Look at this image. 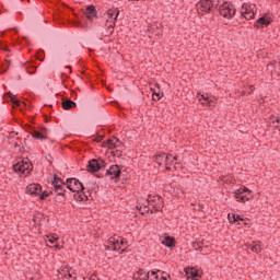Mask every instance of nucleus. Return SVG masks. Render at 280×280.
I'll return each mask as SVG.
<instances>
[{"label": "nucleus", "instance_id": "nucleus-50", "mask_svg": "<svg viewBox=\"0 0 280 280\" xmlns=\"http://www.w3.org/2000/svg\"><path fill=\"white\" fill-rule=\"evenodd\" d=\"M202 209H205V205L199 203L198 208L196 209V211H202Z\"/></svg>", "mask_w": 280, "mask_h": 280}, {"label": "nucleus", "instance_id": "nucleus-33", "mask_svg": "<svg viewBox=\"0 0 280 280\" xmlns=\"http://www.w3.org/2000/svg\"><path fill=\"white\" fill-rule=\"evenodd\" d=\"M67 200V195L55 196V202H65Z\"/></svg>", "mask_w": 280, "mask_h": 280}, {"label": "nucleus", "instance_id": "nucleus-12", "mask_svg": "<svg viewBox=\"0 0 280 280\" xmlns=\"http://www.w3.org/2000/svg\"><path fill=\"white\" fill-rule=\"evenodd\" d=\"M84 16L88 19V21H90L91 23H93V19H97V9L95 8V5L90 4L86 7L85 12H84Z\"/></svg>", "mask_w": 280, "mask_h": 280}, {"label": "nucleus", "instance_id": "nucleus-51", "mask_svg": "<svg viewBox=\"0 0 280 280\" xmlns=\"http://www.w3.org/2000/svg\"><path fill=\"white\" fill-rule=\"evenodd\" d=\"M9 58H10V56L5 57V62H8L9 67H10V65H12V60H10Z\"/></svg>", "mask_w": 280, "mask_h": 280}, {"label": "nucleus", "instance_id": "nucleus-35", "mask_svg": "<svg viewBox=\"0 0 280 280\" xmlns=\"http://www.w3.org/2000/svg\"><path fill=\"white\" fill-rule=\"evenodd\" d=\"M39 132H40L44 137H47V135H49V132H51V130L48 129V128H46V127H44V126H42V127H39Z\"/></svg>", "mask_w": 280, "mask_h": 280}, {"label": "nucleus", "instance_id": "nucleus-8", "mask_svg": "<svg viewBox=\"0 0 280 280\" xmlns=\"http://www.w3.org/2000/svg\"><path fill=\"white\" fill-rule=\"evenodd\" d=\"M105 176H108L109 180H116L121 177V167L119 164L112 165L106 172Z\"/></svg>", "mask_w": 280, "mask_h": 280}, {"label": "nucleus", "instance_id": "nucleus-37", "mask_svg": "<svg viewBox=\"0 0 280 280\" xmlns=\"http://www.w3.org/2000/svg\"><path fill=\"white\" fill-rule=\"evenodd\" d=\"M55 194H57V196H67V189L65 188L55 189Z\"/></svg>", "mask_w": 280, "mask_h": 280}, {"label": "nucleus", "instance_id": "nucleus-20", "mask_svg": "<svg viewBox=\"0 0 280 280\" xmlns=\"http://www.w3.org/2000/svg\"><path fill=\"white\" fill-rule=\"evenodd\" d=\"M148 205H149V207L154 209V211H161L165 207L163 198H161V197H156L155 202H151V203H148Z\"/></svg>", "mask_w": 280, "mask_h": 280}, {"label": "nucleus", "instance_id": "nucleus-22", "mask_svg": "<svg viewBox=\"0 0 280 280\" xmlns=\"http://www.w3.org/2000/svg\"><path fill=\"white\" fill-rule=\"evenodd\" d=\"M56 242H58V235H47L46 236V244H47V246H51L52 245L54 248H59V245Z\"/></svg>", "mask_w": 280, "mask_h": 280}, {"label": "nucleus", "instance_id": "nucleus-9", "mask_svg": "<svg viewBox=\"0 0 280 280\" xmlns=\"http://www.w3.org/2000/svg\"><path fill=\"white\" fill-rule=\"evenodd\" d=\"M272 23V18H267V16H260L257 19V21L254 23V27L256 30H264V27H268Z\"/></svg>", "mask_w": 280, "mask_h": 280}, {"label": "nucleus", "instance_id": "nucleus-58", "mask_svg": "<svg viewBox=\"0 0 280 280\" xmlns=\"http://www.w3.org/2000/svg\"><path fill=\"white\" fill-rule=\"evenodd\" d=\"M165 170H166L167 172H172V167H170V166H166Z\"/></svg>", "mask_w": 280, "mask_h": 280}, {"label": "nucleus", "instance_id": "nucleus-41", "mask_svg": "<svg viewBox=\"0 0 280 280\" xmlns=\"http://www.w3.org/2000/svg\"><path fill=\"white\" fill-rule=\"evenodd\" d=\"M156 198H160L159 196H149L147 199L148 205L152 202H156Z\"/></svg>", "mask_w": 280, "mask_h": 280}, {"label": "nucleus", "instance_id": "nucleus-32", "mask_svg": "<svg viewBox=\"0 0 280 280\" xmlns=\"http://www.w3.org/2000/svg\"><path fill=\"white\" fill-rule=\"evenodd\" d=\"M202 97H203V103L202 104L205 106H215V102L209 100V97H205V95H202Z\"/></svg>", "mask_w": 280, "mask_h": 280}, {"label": "nucleus", "instance_id": "nucleus-52", "mask_svg": "<svg viewBox=\"0 0 280 280\" xmlns=\"http://www.w3.org/2000/svg\"><path fill=\"white\" fill-rule=\"evenodd\" d=\"M96 178H104V174L102 173H98V174H95Z\"/></svg>", "mask_w": 280, "mask_h": 280}, {"label": "nucleus", "instance_id": "nucleus-63", "mask_svg": "<svg viewBox=\"0 0 280 280\" xmlns=\"http://www.w3.org/2000/svg\"><path fill=\"white\" fill-rule=\"evenodd\" d=\"M14 145H15V148H19V142H15V144H14Z\"/></svg>", "mask_w": 280, "mask_h": 280}, {"label": "nucleus", "instance_id": "nucleus-7", "mask_svg": "<svg viewBox=\"0 0 280 280\" xmlns=\"http://www.w3.org/2000/svg\"><path fill=\"white\" fill-rule=\"evenodd\" d=\"M197 5L198 10H200V12H206V14H209V12H215V10H218V4H214L213 0H200Z\"/></svg>", "mask_w": 280, "mask_h": 280}, {"label": "nucleus", "instance_id": "nucleus-18", "mask_svg": "<svg viewBox=\"0 0 280 280\" xmlns=\"http://www.w3.org/2000/svg\"><path fill=\"white\" fill-rule=\"evenodd\" d=\"M162 245L166 246V248H170V250H172L173 248H176V238H174L173 236L166 235L162 241Z\"/></svg>", "mask_w": 280, "mask_h": 280}, {"label": "nucleus", "instance_id": "nucleus-45", "mask_svg": "<svg viewBox=\"0 0 280 280\" xmlns=\"http://www.w3.org/2000/svg\"><path fill=\"white\" fill-rule=\"evenodd\" d=\"M95 141H96L97 143H102V141H104V136H97V137L95 138Z\"/></svg>", "mask_w": 280, "mask_h": 280}, {"label": "nucleus", "instance_id": "nucleus-61", "mask_svg": "<svg viewBox=\"0 0 280 280\" xmlns=\"http://www.w3.org/2000/svg\"><path fill=\"white\" fill-rule=\"evenodd\" d=\"M112 139H113V141H116L118 138H117V137H115V136H113V138H112Z\"/></svg>", "mask_w": 280, "mask_h": 280}, {"label": "nucleus", "instance_id": "nucleus-6", "mask_svg": "<svg viewBox=\"0 0 280 280\" xmlns=\"http://www.w3.org/2000/svg\"><path fill=\"white\" fill-rule=\"evenodd\" d=\"M67 189L70 191H84L86 187H84V184L80 182V179L75 177H68L66 179Z\"/></svg>", "mask_w": 280, "mask_h": 280}, {"label": "nucleus", "instance_id": "nucleus-3", "mask_svg": "<svg viewBox=\"0 0 280 280\" xmlns=\"http://www.w3.org/2000/svg\"><path fill=\"white\" fill-rule=\"evenodd\" d=\"M104 167H106V161H104V159H92L88 162L86 172H89V174H97V172Z\"/></svg>", "mask_w": 280, "mask_h": 280}, {"label": "nucleus", "instance_id": "nucleus-47", "mask_svg": "<svg viewBox=\"0 0 280 280\" xmlns=\"http://www.w3.org/2000/svg\"><path fill=\"white\" fill-rule=\"evenodd\" d=\"M124 244H126V241L124 238H120V241L118 240V247L121 248V246H124Z\"/></svg>", "mask_w": 280, "mask_h": 280}, {"label": "nucleus", "instance_id": "nucleus-56", "mask_svg": "<svg viewBox=\"0 0 280 280\" xmlns=\"http://www.w3.org/2000/svg\"><path fill=\"white\" fill-rule=\"evenodd\" d=\"M54 194H56V191H55V190H50V191H48V196H54Z\"/></svg>", "mask_w": 280, "mask_h": 280}, {"label": "nucleus", "instance_id": "nucleus-13", "mask_svg": "<svg viewBox=\"0 0 280 280\" xmlns=\"http://www.w3.org/2000/svg\"><path fill=\"white\" fill-rule=\"evenodd\" d=\"M42 192L43 187L40 186V184H30L26 187V194H28L30 196H40Z\"/></svg>", "mask_w": 280, "mask_h": 280}, {"label": "nucleus", "instance_id": "nucleus-1", "mask_svg": "<svg viewBox=\"0 0 280 280\" xmlns=\"http://www.w3.org/2000/svg\"><path fill=\"white\" fill-rule=\"evenodd\" d=\"M105 16H107L105 27H107L106 35L110 36L113 32H115V23H117V19L119 16V9L112 8L106 11Z\"/></svg>", "mask_w": 280, "mask_h": 280}, {"label": "nucleus", "instance_id": "nucleus-59", "mask_svg": "<svg viewBox=\"0 0 280 280\" xmlns=\"http://www.w3.org/2000/svg\"><path fill=\"white\" fill-rule=\"evenodd\" d=\"M45 121L49 122V118L47 116H45Z\"/></svg>", "mask_w": 280, "mask_h": 280}, {"label": "nucleus", "instance_id": "nucleus-62", "mask_svg": "<svg viewBox=\"0 0 280 280\" xmlns=\"http://www.w3.org/2000/svg\"><path fill=\"white\" fill-rule=\"evenodd\" d=\"M66 69H70V73H71V66H66Z\"/></svg>", "mask_w": 280, "mask_h": 280}, {"label": "nucleus", "instance_id": "nucleus-64", "mask_svg": "<svg viewBox=\"0 0 280 280\" xmlns=\"http://www.w3.org/2000/svg\"><path fill=\"white\" fill-rule=\"evenodd\" d=\"M72 95H75V91H72Z\"/></svg>", "mask_w": 280, "mask_h": 280}, {"label": "nucleus", "instance_id": "nucleus-44", "mask_svg": "<svg viewBox=\"0 0 280 280\" xmlns=\"http://www.w3.org/2000/svg\"><path fill=\"white\" fill-rule=\"evenodd\" d=\"M23 129L24 130H32V132L34 131V127L32 125H28V124L24 125Z\"/></svg>", "mask_w": 280, "mask_h": 280}, {"label": "nucleus", "instance_id": "nucleus-42", "mask_svg": "<svg viewBox=\"0 0 280 280\" xmlns=\"http://www.w3.org/2000/svg\"><path fill=\"white\" fill-rule=\"evenodd\" d=\"M0 49H2V51H10V48H8V45L3 44V42H0Z\"/></svg>", "mask_w": 280, "mask_h": 280}, {"label": "nucleus", "instance_id": "nucleus-48", "mask_svg": "<svg viewBox=\"0 0 280 280\" xmlns=\"http://www.w3.org/2000/svg\"><path fill=\"white\" fill-rule=\"evenodd\" d=\"M133 280H141V276H139V271L133 275Z\"/></svg>", "mask_w": 280, "mask_h": 280}, {"label": "nucleus", "instance_id": "nucleus-31", "mask_svg": "<svg viewBox=\"0 0 280 280\" xmlns=\"http://www.w3.org/2000/svg\"><path fill=\"white\" fill-rule=\"evenodd\" d=\"M250 250H253V253H261V246L257 243H253L250 245Z\"/></svg>", "mask_w": 280, "mask_h": 280}, {"label": "nucleus", "instance_id": "nucleus-2", "mask_svg": "<svg viewBox=\"0 0 280 280\" xmlns=\"http://www.w3.org/2000/svg\"><path fill=\"white\" fill-rule=\"evenodd\" d=\"M224 19H233L235 16V5L230 2H223L215 9Z\"/></svg>", "mask_w": 280, "mask_h": 280}, {"label": "nucleus", "instance_id": "nucleus-46", "mask_svg": "<svg viewBox=\"0 0 280 280\" xmlns=\"http://www.w3.org/2000/svg\"><path fill=\"white\" fill-rule=\"evenodd\" d=\"M138 211L141 213V215L145 214V211L143 210V207L137 206Z\"/></svg>", "mask_w": 280, "mask_h": 280}, {"label": "nucleus", "instance_id": "nucleus-54", "mask_svg": "<svg viewBox=\"0 0 280 280\" xmlns=\"http://www.w3.org/2000/svg\"><path fill=\"white\" fill-rule=\"evenodd\" d=\"M174 161H178V156L177 155L173 156V160L171 161V163H174Z\"/></svg>", "mask_w": 280, "mask_h": 280}, {"label": "nucleus", "instance_id": "nucleus-55", "mask_svg": "<svg viewBox=\"0 0 280 280\" xmlns=\"http://www.w3.org/2000/svg\"><path fill=\"white\" fill-rule=\"evenodd\" d=\"M37 60H40V62H45V57H37Z\"/></svg>", "mask_w": 280, "mask_h": 280}, {"label": "nucleus", "instance_id": "nucleus-5", "mask_svg": "<svg viewBox=\"0 0 280 280\" xmlns=\"http://www.w3.org/2000/svg\"><path fill=\"white\" fill-rule=\"evenodd\" d=\"M32 170H34V165L32 164V161L30 159L22 160L13 165V171H15L19 174H26L28 175Z\"/></svg>", "mask_w": 280, "mask_h": 280}, {"label": "nucleus", "instance_id": "nucleus-23", "mask_svg": "<svg viewBox=\"0 0 280 280\" xmlns=\"http://www.w3.org/2000/svg\"><path fill=\"white\" fill-rule=\"evenodd\" d=\"M102 148H108L109 150H113L114 148H119V144L115 142L113 139H107L102 143Z\"/></svg>", "mask_w": 280, "mask_h": 280}, {"label": "nucleus", "instance_id": "nucleus-24", "mask_svg": "<svg viewBox=\"0 0 280 280\" xmlns=\"http://www.w3.org/2000/svg\"><path fill=\"white\" fill-rule=\"evenodd\" d=\"M149 34H154V36H161L163 34V30H161L156 25H151L148 30Z\"/></svg>", "mask_w": 280, "mask_h": 280}, {"label": "nucleus", "instance_id": "nucleus-36", "mask_svg": "<svg viewBox=\"0 0 280 280\" xmlns=\"http://www.w3.org/2000/svg\"><path fill=\"white\" fill-rule=\"evenodd\" d=\"M11 103L13 106H21L22 104L25 106V102H21L16 97H11Z\"/></svg>", "mask_w": 280, "mask_h": 280}, {"label": "nucleus", "instance_id": "nucleus-28", "mask_svg": "<svg viewBox=\"0 0 280 280\" xmlns=\"http://www.w3.org/2000/svg\"><path fill=\"white\" fill-rule=\"evenodd\" d=\"M151 91H152L154 102H159L161 100V97H163V92H161V91L156 92V90H154V89H151Z\"/></svg>", "mask_w": 280, "mask_h": 280}, {"label": "nucleus", "instance_id": "nucleus-43", "mask_svg": "<svg viewBox=\"0 0 280 280\" xmlns=\"http://www.w3.org/2000/svg\"><path fill=\"white\" fill-rule=\"evenodd\" d=\"M112 155L117 156L119 159V156H121V151L119 150L112 151Z\"/></svg>", "mask_w": 280, "mask_h": 280}, {"label": "nucleus", "instance_id": "nucleus-39", "mask_svg": "<svg viewBox=\"0 0 280 280\" xmlns=\"http://www.w3.org/2000/svg\"><path fill=\"white\" fill-rule=\"evenodd\" d=\"M143 211L145 213H156V211L154 210V208H150V206H144L143 207Z\"/></svg>", "mask_w": 280, "mask_h": 280}, {"label": "nucleus", "instance_id": "nucleus-15", "mask_svg": "<svg viewBox=\"0 0 280 280\" xmlns=\"http://www.w3.org/2000/svg\"><path fill=\"white\" fill-rule=\"evenodd\" d=\"M167 277L170 279V275L165 271L159 269L151 271V280H167Z\"/></svg>", "mask_w": 280, "mask_h": 280}, {"label": "nucleus", "instance_id": "nucleus-53", "mask_svg": "<svg viewBox=\"0 0 280 280\" xmlns=\"http://www.w3.org/2000/svg\"><path fill=\"white\" fill-rule=\"evenodd\" d=\"M27 73H30L31 75H33V73H36V68H33V71L26 70Z\"/></svg>", "mask_w": 280, "mask_h": 280}, {"label": "nucleus", "instance_id": "nucleus-34", "mask_svg": "<svg viewBox=\"0 0 280 280\" xmlns=\"http://www.w3.org/2000/svg\"><path fill=\"white\" fill-rule=\"evenodd\" d=\"M54 189L67 188V184H58V182H51Z\"/></svg>", "mask_w": 280, "mask_h": 280}, {"label": "nucleus", "instance_id": "nucleus-16", "mask_svg": "<svg viewBox=\"0 0 280 280\" xmlns=\"http://www.w3.org/2000/svg\"><path fill=\"white\" fill-rule=\"evenodd\" d=\"M107 244L105 246V250H121V247L119 246V240L115 238V237H109L107 241Z\"/></svg>", "mask_w": 280, "mask_h": 280}, {"label": "nucleus", "instance_id": "nucleus-38", "mask_svg": "<svg viewBox=\"0 0 280 280\" xmlns=\"http://www.w3.org/2000/svg\"><path fill=\"white\" fill-rule=\"evenodd\" d=\"M46 198H49V194L47 190L39 192V200H46Z\"/></svg>", "mask_w": 280, "mask_h": 280}, {"label": "nucleus", "instance_id": "nucleus-60", "mask_svg": "<svg viewBox=\"0 0 280 280\" xmlns=\"http://www.w3.org/2000/svg\"><path fill=\"white\" fill-rule=\"evenodd\" d=\"M243 16H244V18H245V16H250V13H244Z\"/></svg>", "mask_w": 280, "mask_h": 280}, {"label": "nucleus", "instance_id": "nucleus-26", "mask_svg": "<svg viewBox=\"0 0 280 280\" xmlns=\"http://www.w3.org/2000/svg\"><path fill=\"white\" fill-rule=\"evenodd\" d=\"M269 124H273L275 128H280V117L275 115L269 116Z\"/></svg>", "mask_w": 280, "mask_h": 280}, {"label": "nucleus", "instance_id": "nucleus-10", "mask_svg": "<svg viewBox=\"0 0 280 280\" xmlns=\"http://www.w3.org/2000/svg\"><path fill=\"white\" fill-rule=\"evenodd\" d=\"M184 272H185L187 279H191V280H200V279H202V276L200 275V272H198V269H196L194 267L185 268Z\"/></svg>", "mask_w": 280, "mask_h": 280}, {"label": "nucleus", "instance_id": "nucleus-29", "mask_svg": "<svg viewBox=\"0 0 280 280\" xmlns=\"http://www.w3.org/2000/svg\"><path fill=\"white\" fill-rule=\"evenodd\" d=\"M138 272L141 278L140 280H150V272H145L144 269H139Z\"/></svg>", "mask_w": 280, "mask_h": 280}, {"label": "nucleus", "instance_id": "nucleus-14", "mask_svg": "<svg viewBox=\"0 0 280 280\" xmlns=\"http://www.w3.org/2000/svg\"><path fill=\"white\" fill-rule=\"evenodd\" d=\"M241 14H242V15H244V14H249V15H245V19H246L247 21H250V20L255 19V11L253 10V5L247 4V3H244V4L242 5Z\"/></svg>", "mask_w": 280, "mask_h": 280}, {"label": "nucleus", "instance_id": "nucleus-11", "mask_svg": "<svg viewBox=\"0 0 280 280\" xmlns=\"http://www.w3.org/2000/svg\"><path fill=\"white\" fill-rule=\"evenodd\" d=\"M154 163H158V165L161 167L163 165V161H165L166 165L170 159H172V154H165V152H159L155 155L152 156Z\"/></svg>", "mask_w": 280, "mask_h": 280}, {"label": "nucleus", "instance_id": "nucleus-40", "mask_svg": "<svg viewBox=\"0 0 280 280\" xmlns=\"http://www.w3.org/2000/svg\"><path fill=\"white\" fill-rule=\"evenodd\" d=\"M192 248L195 250H202V245H201V243L195 242V243H192Z\"/></svg>", "mask_w": 280, "mask_h": 280}, {"label": "nucleus", "instance_id": "nucleus-27", "mask_svg": "<svg viewBox=\"0 0 280 280\" xmlns=\"http://www.w3.org/2000/svg\"><path fill=\"white\" fill-rule=\"evenodd\" d=\"M34 224H38V226H40V224H43L42 222H46L47 224H49V218H46L45 214H42V218H34L33 219Z\"/></svg>", "mask_w": 280, "mask_h": 280}, {"label": "nucleus", "instance_id": "nucleus-4", "mask_svg": "<svg viewBox=\"0 0 280 280\" xmlns=\"http://www.w3.org/2000/svg\"><path fill=\"white\" fill-rule=\"evenodd\" d=\"M234 194L237 202H248V200L255 198L253 190L248 189L246 186L237 188Z\"/></svg>", "mask_w": 280, "mask_h": 280}, {"label": "nucleus", "instance_id": "nucleus-49", "mask_svg": "<svg viewBox=\"0 0 280 280\" xmlns=\"http://www.w3.org/2000/svg\"><path fill=\"white\" fill-rule=\"evenodd\" d=\"M114 143H116V145H119V148H121V145H122L121 140H119V138L114 140Z\"/></svg>", "mask_w": 280, "mask_h": 280}, {"label": "nucleus", "instance_id": "nucleus-21", "mask_svg": "<svg viewBox=\"0 0 280 280\" xmlns=\"http://www.w3.org/2000/svg\"><path fill=\"white\" fill-rule=\"evenodd\" d=\"M228 220L230 224H235L236 222H245L246 219H244L242 214L229 213Z\"/></svg>", "mask_w": 280, "mask_h": 280}, {"label": "nucleus", "instance_id": "nucleus-19", "mask_svg": "<svg viewBox=\"0 0 280 280\" xmlns=\"http://www.w3.org/2000/svg\"><path fill=\"white\" fill-rule=\"evenodd\" d=\"M73 192V198L74 200H77V202H84L89 200V196H86V192H84V190H74Z\"/></svg>", "mask_w": 280, "mask_h": 280}, {"label": "nucleus", "instance_id": "nucleus-57", "mask_svg": "<svg viewBox=\"0 0 280 280\" xmlns=\"http://www.w3.org/2000/svg\"><path fill=\"white\" fill-rule=\"evenodd\" d=\"M68 277H69V279H73V273L69 272Z\"/></svg>", "mask_w": 280, "mask_h": 280}, {"label": "nucleus", "instance_id": "nucleus-30", "mask_svg": "<svg viewBox=\"0 0 280 280\" xmlns=\"http://www.w3.org/2000/svg\"><path fill=\"white\" fill-rule=\"evenodd\" d=\"M51 183H57V185L58 184H60V185L67 184V182H65V179H62V177H58L57 174L54 175V178H52Z\"/></svg>", "mask_w": 280, "mask_h": 280}, {"label": "nucleus", "instance_id": "nucleus-25", "mask_svg": "<svg viewBox=\"0 0 280 280\" xmlns=\"http://www.w3.org/2000/svg\"><path fill=\"white\" fill-rule=\"evenodd\" d=\"M31 135L33 139H37L39 141H45V139H47V136H44L40 131H37L36 129H33Z\"/></svg>", "mask_w": 280, "mask_h": 280}, {"label": "nucleus", "instance_id": "nucleus-17", "mask_svg": "<svg viewBox=\"0 0 280 280\" xmlns=\"http://www.w3.org/2000/svg\"><path fill=\"white\" fill-rule=\"evenodd\" d=\"M61 106L63 110H72V108H77L78 104L74 101H71V98L65 97L61 101Z\"/></svg>", "mask_w": 280, "mask_h": 280}]
</instances>
